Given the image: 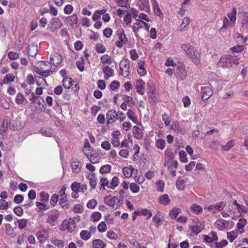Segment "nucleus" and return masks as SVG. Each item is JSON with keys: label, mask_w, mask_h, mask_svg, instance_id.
Here are the masks:
<instances>
[{"label": "nucleus", "mask_w": 248, "mask_h": 248, "mask_svg": "<svg viewBox=\"0 0 248 248\" xmlns=\"http://www.w3.org/2000/svg\"><path fill=\"white\" fill-rule=\"evenodd\" d=\"M201 55V52L195 48L193 49V50L187 54L188 57L196 65H198L200 63Z\"/></svg>", "instance_id": "obj_1"}, {"label": "nucleus", "mask_w": 248, "mask_h": 248, "mask_svg": "<svg viewBox=\"0 0 248 248\" xmlns=\"http://www.w3.org/2000/svg\"><path fill=\"white\" fill-rule=\"evenodd\" d=\"M201 93L202 95V101L205 102L212 95L213 91L210 87L204 86L201 87Z\"/></svg>", "instance_id": "obj_2"}, {"label": "nucleus", "mask_w": 248, "mask_h": 248, "mask_svg": "<svg viewBox=\"0 0 248 248\" xmlns=\"http://www.w3.org/2000/svg\"><path fill=\"white\" fill-rule=\"evenodd\" d=\"M106 118L108 125L113 124L118 119V113L114 109L109 110L106 114Z\"/></svg>", "instance_id": "obj_3"}, {"label": "nucleus", "mask_w": 248, "mask_h": 248, "mask_svg": "<svg viewBox=\"0 0 248 248\" xmlns=\"http://www.w3.org/2000/svg\"><path fill=\"white\" fill-rule=\"evenodd\" d=\"M232 59L230 55H225L222 56L220 59L218 65L219 66L229 67L232 66Z\"/></svg>", "instance_id": "obj_4"}, {"label": "nucleus", "mask_w": 248, "mask_h": 248, "mask_svg": "<svg viewBox=\"0 0 248 248\" xmlns=\"http://www.w3.org/2000/svg\"><path fill=\"white\" fill-rule=\"evenodd\" d=\"M50 61L52 65L57 66L62 62V57L60 54L55 52L50 55Z\"/></svg>", "instance_id": "obj_5"}, {"label": "nucleus", "mask_w": 248, "mask_h": 248, "mask_svg": "<svg viewBox=\"0 0 248 248\" xmlns=\"http://www.w3.org/2000/svg\"><path fill=\"white\" fill-rule=\"evenodd\" d=\"M204 228L203 225L200 222L194 221L192 222V226L191 228L192 232L196 235H198Z\"/></svg>", "instance_id": "obj_6"}, {"label": "nucleus", "mask_w": 248, "mask_h": 248, "mask_svg": "<svg viewBox=\"0 0 248 248\" xmlns=\"http://www.w3.org/2000/svg\"><path fill=\"white\" fill-rule=\"evenodd\" d=\"M225 205V204L223 202H219L215 204L209 206L208 209L209 211L215 213L223 209Z\"/></svg>", "instance_id": "obj_7"}, {"label": "nucleus", "mask_w": 248, "mask_h": 248, "mask_svg": "<svg viewBox=\"0 0 248 248\" xmlns=\"http://www.w3.org/2000/svg\"><path fill=\"white\" fill-rule=\"evenodd\" d=\"M50 23L51 25V31H55L62 26V24L58 18H52L50 21Z\"/></svg>", "instance_id": "obj_8"}, {"label": "nucleus", "mask_w": 248, "mask_h": 248, "mask_svg": "<svg viewBox=\"0 0 248 248\" xmlns=\"http://www.w3.org/2000/svg\"><path fill=\"white\" fill-rule=\"evenodd\" d=\"M66 223V228L67 230L70 232H72L76 228V222L75 220L71 218L68 219V220H65Z\"/></svg>", "instance_id": "obj_9"}, {"label": "nucleus", "mask_w": 248, "mask_h": 248, "mask_svg": "<svg viewBox=\"0 0 248 248\" xmlns=\"http://www.w3.org/2000/svg\"><path fill=\"white\" fill-rule=\"evenodd\" d=\"M102 71L105 74L104 78L107 80L113 75L114 70L108 66H103Z\"/></svg>", "instance_id": "obj_10"}, {"label": "nucleus", "mask_w": 248, "mask_h": 248, "mask_svg": "<svg viewBox=\"0 0 248 248\" xmlns=\"http://www.w3.org/2000/svg\"><path fill=\"white\" fill-rule=\"evenodd\" d=\"M59 215V212L58 210H53L52 211L51 214L48 216L46 222L51 224L58 218Z\"/></svg>", "instance_id": "obj_11"}, {"label": "nucleus", "mask_w": 248, "mask_h": 248, "mask_svg": "<svg viewBox=\"0 0 248 248\" xmlns=\"http://www.w3.org/2000/svg\"><path fill=\"white\" fill-rule=\"evenodd\" d=\"M71 166L73 171L74 173H78L80 172L81 169L82 164L80 161H73L71 163Z\"/></svg>", "instance_id": "obj_12"}, {"label": "nucleus", "mask_w": 248, "mask_h": 248, "mask_svg": "<svg viewBox=\"0 0 248 248\" xmlns=\"http://www.w3.org/2000/svg\"><path fill=\"white\" fill-rule=\"evenodd\" d=\"M85 155L90 159L91 162L93 164L98 163L99 161V156L97 155V154L94 153L89 155V153L85 152Z\"/></svg>", "instance_id": "obj_13"}, {"label": "nucleus", "mask_w": 248, "mask_h": 248, "mask_svg": "<svg viewBox=\"0 0 248 248\" xmlns=\"http://www.w3.org/2000/svg\"><path fill=\"white\" fill-rule=\"evenodd\" d=\"M92 244L93 248H104L106 246L103 241L100 239L93 240Z\"/></svg>", "instance_id": "obj_14"}, {"label": "nucleus", "mask_w": 248, "mask_h": 248, "mask_svg": "<svg viewBox=\"0 0 248 248\" xmlns=\"http://www.w3.org/2000/svg\"><path fill=\"white\" fill-rule=\"evenodd\" d=\"M116 34L119 40L121 41L122 42H124V44H126L128 42L127 38L124 34V30H118L116 32Z\"/></svg>", "instance_id": "obj_15"}, {"label": "nucleus", "mask_w": 248, "mask_h": 248, "mask_svg": "<svg viewBox=\"0 0 248 248\" xmlns=\"http://www.w3.org/2000/svg\"><path fill=\"white\" fill-rule=\"evenodd\" d=\"M65 20L68 24L72 27H73L74 24L78 23V17L76 14H73L71 16L66 17Z\"/></svg>", "instance_id": "obj_16"}, {"label": "nucleus", "mask_w": 248, "mask_h": 248, "mask_svg": "<svg viewBox=\"0 0 248 248\" xmlns=\"http://www.w3.org/2000/svg\"><path fill=\"white\" fill-rule=\"evenodd\" d=\"M48 235V234L47 232L45 231L38 232L36 234L37 238L38 239L40 243L45 242V240L47 239Z\"/></svg>", "instance_id": "obj_17"}, {"label": "nucleus", "mask_w": 248, "mask_h": 248, "mask_svg": "<svg viewBox=\"0 0 248 248\" xmlns=\"http://www.w3.org/2000/svg\"><path fill=\"white\" fill-rule=\"evenodd\" d=\"M127 115L129 119H130L132 122L136 124H138L139 122L138 118L135 116V112L134 110L129 109L127 112Z\"/></svg>", "instance_id": "obj_18"}, {"label": "nucleus", "mask_w": 248, "mask_h": 248, "mask_svg": "<svg viewBox=\"0 0 248 248\" xmlns=\"http://www.w3.org/2000/svg\"><path fill=\"white\" fill-rule=\"evenodd\" d=\"M159 202L162 205H168L170 200L167 194H164L158 198Z\"/></svg>", "instance_id": "obj_19"}, {"label": "nucleus", "mask_w": 248, "mask_h": 248, "mask_svg": "<svg viewBox=\"0 0 248 248\" xmlns=\"http://www.w3.org/2000/svg\"><path fill=\"white\" fill-rule=\"evenodd\" d=\"M15 101L18 105L26 104L27 102L24 95L20 93L17 94Z\"/></svg>", "instance_id": "obj_20"}, {"label": "nucleus", "mask_w": 248, "mask_h": 248, "mask_svg": "<svg viewBox=\"0 0 248 248\" xmlns=\"http://www.w3.org/2000/svg\"><path fill=\"white\" fill-rule=\"evenodd\" d=\"M134 137L137 139H140L142 137V133L141 129L137 126L133 127V131Z\"/></svg>", "instance_id": "obj_21"}, {"label": "nucleus", "mask_w": 248, "mask_h": 248, "mask_svg": "<svg viewBox=\"0 0 248 248\" xmlns=\"http://www.w3.org/2000/svg\"><path fill=\"white\" fill-rule=\"evenodd\" d=\"M73 82V80L72 78L64 77L62 85L65 88L69 89L72 86Z\"/></svg>", "instance_id": "obj_22"}, {"label": "nucleus", "mask_w": 248, "mask_h": 248, "mask_svg": "<svg viewBox=\"0 0 248 248\" xmlns=\"http://www.w3.org/2000/svg\"><path fill=\"white\" fill-rule=\"evenodd\" d=\"M181 212V210L179 208H174L170 210L169 215L170 217L172 219H175L177 216Z\"/></svg>", "instance_id": "obj_23"}, {"label": "nucleus", "mask_w": 248, "mask_h": 248, "mask_svg": "<svg viewBox=\"0 0 248 248\" xmlns=\"http://www.w3.org/2000/svg\"><path fill=\"white\" fill-rule=\"evenodd\" d=\"M134 170V168L132 166L129 168L124 167L123 169V173L126 177L129 178L132 176Z\"/></svg>", "instance_id": "obj_24"}, {"label": "nucleus", "mask_w": 248, "mask_h": 248, "mask_svg": "<svg viewBox=\"0 0 248 248\" xmlns=\"http://www.w3.org/2000/svg\"><path fill=\"white\" fill-rule=\"evenodd\" d=\"M40 133L42 135L46 137H52L54 135L51 129L45 127L41 129Z\"/></svg>", "instance_id": "obj_25"}, {"label": "nucleus", "mask_w": 248, "mask_h": 248, "mask_svg": "<svg viewBox=\"0 0 248 248\" xmlns=\"http://www.w3.org/2000/svg\"><path fill=\"white\" fill-rule=\"evenodd\" d=\"M5 232L6 235L8 236H10L11 237H14V230L13 229L10 224L7 223L5 224Z\"/></svg>", "instance_id": "obj_26"}, {"label": "nucleus", "mask_w": 248, "mask_h": 248, "mask_svg": "<svg viewBox=\"0 0 248 248\" xmlns=\"http://www.w3.org/2000/svg\"><path fill=\"white\" fill-rule=\"evenodd\" d=\"M247 221L245 218H240L239 219L238 222L237 223V228L238 230H242L241 232H240V233L244 232V231L243 229L246 224H247Z\"/></svg>", "instance_id": "obj_27"}, {"label": "nucleus", "mask_w": 248, "mask_h": 248, "mask_svg": "<svg viewBox=\"0 0 248 248\" xmlns=\"http://www.w3.org/2000/svg\"><path fill=\"white\" fill-rule=\"evenodd\" d=\"M142 27H143L142 21L139 20L137 22L133 23V25L132 26L133 31L136 33L139 31L140 29H141Z\"/></svg>", "instance_id": "obj_28"}, {"label": "nucleus", "mask_w": 248, "mask_h": 248, "mask_svg": "<svg viewBox=\"0 0 248 248\" xmlns=\"http://www.w3.org/2000/svg\"><path fill=\"white\" fill-rule=\"evenodd\" d=\"M181 48L187 56V54L189 53V52L193 50L194 47L189 44H183L181 45Z\"/></svg>", "instance_id": "obj_29"}, {"label": "nucleus", "mask_w": 248, "mask_h": 248, "mask_svg": "<svg viewBox=\"0 0 248 248\" xmlns=\"http://www.w3.org/2000/svg\"><path fill=\"white\" fill-rule=\"evenodd\" d=\"M139 85H136L137 92L140 94H143L144 93V88L143 85L144 84L142 80H138Z\"/></svg>", "instance_id": "obj_30"}, {"label": "nucleus", "mask_w": 248, "mask_h": 248, "mask_svg": "<svg viewBox=\"0 0 248 248\" xmlns=\"http://www.w3.org/2000/svg\"><path fill=\"white\" fill-rule=\"evenodd\" d=\"M129 61L128 59L122 60L120 63V66L124 67L125 69V72L128 73L129 69ZM128 76V73L126 75V76Z\"/></svg>", "instance_id": "obj_31"}, {"label": "nucleus", "mask_w": 248, "mask_h": 248, "mask_svg": "<svg viewBox=\"0 0 248 248\" xmlns=\"http://www.w3.org/2000/svg\"><path fill=\"white\" fill-rule=\"evenodd\" d=\"M15 76L13 74L6 75L3 80V83L5 84H9L10 82H13L15 79Z\"/></svg>", "instance_id": "obj_32"}, {"label": "nucleus", "mask_w": 248, "mask_h": 248, "mask_svg": "<svg viewBox=\"0 0 248 248\" xmlns=\"http://www.w3.org/2000/svg\"><path fill=\"white\" fill-rule=\"evenodd\" d=\"M171 128L174 132L177 133L184 134L183 129L179 125L177 122H174L173 123L172 125L171 126Z\"/></svg>", "instance_id": "obj_33"}, {"label": "nucleus", "mask_w": 248, "mask_h": 248, "mask_svg": "<svg viewBox=\"0 0 248 248\" xmlns=\"http://www.w3.org/2000/svg\"><path fill=\"white\" fill-rule=\"evenodd\" d=\"M119 179L117 176H114L112 178L111 182L109 184V186H108V188L111 189H114L115 187L118 186L119 185Z\"/></svg>", "instance_id": "obj_34"}, {"label": "nucleus", "mask_w": 248, "mask_h": 248, "mask_svg": "<svg viewBox=\"0 0 248 248\" xmlns=\"http://www.w3.org/2000/svg\"><path fill=\"white\" fill-rule=\"evenodd\" d=\"M140 213L139 216H144L146 217L147 219H149L152 216V214L150 210L146 209H142L138 210Z\"/></svg>", "instance_id": "obj_35"}, {"label": "nucleus", "mask_w": 248, "mask_h": 248, "mask_svg": "<svg viewBox=\"0 0 248 248\" xmlns=\"http://www.w3.org/2000/svg\"><path fill=\"white\" fill-rule=\"evenodd\" d=\"M245 48L244 45H237L230 48V50L233 53H240Z\"/></svg>", "instance_id": "obj_36"}, {"label": "nucleus", "mask_w": 248, "mask_h": 248, "mask_svg": "<svg viewBox=\"0 0 248 248\" xmlns=\"http://www.w3.org/2000/svg\"><path fill=\"white\" fill-rule=\"evenodd\" d=\"M81 238L84 240H88L91 236V233L90 232L86 230H83L80 233Z\"/></svg>", "instance_id": "obj_37"}, {"label": "nucleus", "mask_w": 248, "mask_h": 248, "mask_svg": "<svg viewBox=\"0 0 248 248\" xmlns=\"http://www.w3.org/2000/svg\"><path fill=\"white\" fill-rule=\"evenodd\" d=\"M231 23L228 20V19L226 18V17H224L223 20V26L219 29V31L220 32H224L230 26Z\"/></svg>", "instance_id": "obj_38"}, {"label": "nucleus", "mask_w": 248, "mask_h": 248, "mask_svg": "<svg viewBox=\"0 0 248 248\" xmlns=\"http://www.w3.org/2000/svg\"><path fill=\"white\" fill-rule=\"evenodd\" d=\"M236 14H237L236 9L234 7L232 8V9L231 11V13L230 14L228 15V17L229 18V19L231 22L234 23L235 21H236Z\"/></svg>", "instance_id": "obj_39"}, {"label": "nucleus", "mask_w": 248, "mask_h": 248, "mask_svg": "<svg viewBox=\"0 0 248 248\" xmlns=\"http://www.w3.org/2000/svg\"><path fill=\"white\" fill-rule=\"evenodd\" d=\"M123 99L124 100V102L128 104L129 107H133L135 105V103L132 97L127 95H124L123 97Z\"/></svg>", "instance_id": "obj_40"}, {"label": "nucleus", "mask_w": 248, "mask_h": 248, "mask_svg": "<svg viewBox=\"0 0 248 248\" xmlns=\"http://www.w3.org/2000/svg\"><path fill=\"white\" fill-rule=\"evenodd\" d=\"M66 196L61 198L60 200L59 203L62 205V207L63 208L68 209L69 208V204L67 202L66 199Z\"/></svg>", "instance_id": "obj_41"}, {"label": "nucleus", "mask_w": 248, "mask_h": 248, "mask_svg": "<svg viewBox=\"0 0 248 248\" xmlns=\"http://www.w3.org/2000/svg\"><path fill=\"white\" fill-rule=\"evenodd\" d=\"M17 222H18L19 228L20 230H22L26 227L28 223V219L25 218L19 219L17 220Z\"/></svg>", "instance_id": "obj_42"}, {"label": "nucleus", "mask_w": 248, "mask_h": 248, "mask_svg": "<svg viewBox=\"0 0 248 248\" xmlns=\"http://www.w3.org/2000/svg\"><path fill=\"white\" fill-rule=\"evenodd\" d=\"M95 51L98 53H104L106 51V48L104 45L97 44L95 47Z\"/></svg>", "instance_id": "obj_43"}, {"label": "nucleus", "mask_w": 248, "mask_h": 248, "mask_svg": "<svg viewBox=\"0 0 248 248\" xmlns=\"http://www.w3.org/2000/svg\"><path fill=\"white\" fill-rule=\"evenodd\" d=\"M156 186L157 187L156 190L160 192H163L164 191V188L165 186V183L163 181L159 180L156 182Z\"/></svg>", "instance_id": "obj_44"}, {"label": "nucleus", "mask_w": 248, "mask_h": 248, "mask_svg": "<svg viewBox=\"0 0 248 248\" xmlns=\"http://www.w3.org/2000/svg\"><path fill=\"white\" fill-rule=\"evenodd\" d=\"M36 206L38 207L40 211H46L49 208V205H46V204L41 202H36Z\"/></svg>", "instance_id": "obj_45"}, {"label": "nucleus", "mask_w": 248, "mask_h": 248, "mask_svg": "<svg viewBox=\"0 0 248 248\" xmlns=\"http://www.w3.org/2000/svg\"><path fill=\"white\" fill-rule=\"evenodd\" d=\"M101 182V186L100 187V190H102V186H103V189H105V186H106L108 188L109 186V184L108 183V179L106 177H102L100 179Z\"/></svg>", "instance_id": "obj_46"}, {"label": "nucleus", "mask_w": 248, "mask_h": 248, "mask_svg": "<svg viewBox=\"0 0 248 248\" xmlns=\"http://www.w3.org/2000/svg\"><path fill=\"white\" fill-rule=\"evenodd\" d=\"M111 167L109 165H105L101 167L99 171L101 174L109 172L111 170Z\"/></svg>", "instance_id": "obj_47"}, {"label": "nucleus", "mask_w": 248, "mask_h": 248, "mask_svg": "<svg viewBox=\"0 0 248 248\" xmlns=\"http://www.w3.org/2000/svg\"><path fill=\"white\" fill-rule=\"evenodd\" d=\"M165 145L166 142L165 140L162 139H158L156 141V146L161 150L165 148Z\"/></svg>", "instance_id": "obj_48"}, {"label": "nucleus", "mask_w": 248, "mask_h": 248, "mask_svg": "<svg viewBox=\"0 0 248 248\" xmlns=\"http://www.w3.org/2000/svg\"><path fill=\"white\" fill-rule=\"evenodd\" d=\"M234 146V142L233 140H229L225 145H222V149L224 151H229L231 148Z\"/></svg>", "instance_id": "obj_49"}, {"label": "nucleus", "mask_w": 248, "mask_h": 248, "mask_svg": "<svg viewBox=\"0 0 248 248\" xmlns=\"http://www.w3.org/2000/svg\"><path fill=\"white\" fill-rule=\"evenodd\" d=\"M117 198L116 196H114L109 200H108L107 202H106V204H107L110 207L114 208L115 205L117 202Z\"/></svg>", "instance_id": "obj_50"}, {"label": "nucleus", "mask_w": 248, "mask_h": 248, "mask_svg": "<svg viewBox=\"0 0 248 248\" xmlns=\"http://www.w3.org/2000/svg\"><path fill=\"white\" fill-rule=\"evenodd\" d=\"M98 231L100 232H105L107 230V225L104 221L101 222L97 226Z\"/></svg>", "instance_id": "obj_51"}, {"label": "nucleus", "mask_w": 248, "mask_h": 248, "mask_svg": "<svg viewBox=\"0 0 248 248\" xmlns=\"http://www.w3.org/2000/svg\"><path fill=\"white\" fill-rule=\"evenodd\" d=\"M80 184L79 183L74 182L71 185V188L73 191L75 192H79Z\"/></svg>", "instance_id": "obj_52"}, {"label": "nucleus", "mask_w": 248, "mask_h": 248, "mask_svg": "<svg viewBox=\"0 0 248 248\" xmlns=\"http://www.w3.org/2000/svg\"><path fill=\"white\" fill-rule=\"evenodd\" d=\"M227 238L230 242H232L236 238L237 234L234 232H227Z\"/></svg>", "instance_id": "obj_53"}, {"label": "nucleus", "mask_w": 248, "mask_h": 248, "mask_svg": "<svg viewBox=\"0 0 248 248\" xmlns=\"http://www.w3.org/2000/svg\"><path fill=\"white\" fill-rule=\"evenodd\" d=\"M97 204V201L94 199L90 200L87 203V207L89 209H94Z\"/></svg>", "instance_id": "obj_54"}, {"label": "nucleus", "mask_w": 248, "mask_h": 248, "mask_svg": "<svg viewBox=\"0 0 248 248\" xmlns=\"http://www.w3.org/2000/svg\"><path fill=\"white\" fill-rule=\"evenodd\" d=\"M102 215L101 213L99 212H94L93 213L92 215V217L93 218V220L94 222L98 221L101 218Z\"/></svg>", "instance_id": "obj_55"}, {"label": "nucleus", "mask_w": 248, "mask_h": 248, "mask_svg": "<svg viewBox=\"0 0 248 248\" xmlns=\"http://www.w3.org/2000/svg\"><path fill=\"white\" fill-rule=\"evenodd\" d=\"M40 196L41 202H47L49 200V194L45 191H42L40 193Z\"/></svg>", "instance_id": "obj_56"}, {"label": "nucleus", "mask_w": 248, "mask_h": 248, "mask_svg": "<svg viewBox=\"0 0 248 248\" xmlns=\"http://www.w3.org/2000/svg\"><path fill=\"white\" fill-rule=\"evenodd\" d=\"M228 244V241L226 240H223L220 242H215V248H223L224 247L226 246Z\"/></svg>", "instance_id": "obj_57"}, {"label": "nucleus", "mask_w": 248, "mask_h": 248, "mask_svg": "<svg viewBox=\"0 0 248 248\" xmlns=\"http://www.w3.org/2000/svg\"><path fill=\"white\" fill-rule=\"evenodd\" d=\"M186 154L184 151L181 150L179 152L180 160L182 162L186 163L187 159L186 157Z\"/></svg>", "instance_id": "obj_58"}, {"label": "nucleus", "mask_w": 248, "mask_h": 248, "mask_svg": "<svg viewBox=\"0 0 248 248\" xmlns=\"http://www.w3.org/2000/svg\"><path fill=\"white\" fill-rule=\"evenodd\" d=\"M14 212L17 216L21 217L23 215V210L20 206H17L14 208Z\"/></svg>", "instance_id": "obj_59"}, {"label": "nucleus", "mask_w": 248, "mask_h": 248, "mask_svg": "<svg viewBox=\"0 0 248 248\" xmlns=\"http://www.w3.org/2000/svg\"><path fill=\"white\" fill-rule=\"evenodd\" d=\"M112 32L113 31L111 28H107L104 30L103 33L105 37L106 38H109L111 36Z\"/></svg>", "instance_id": "obj_60"}, {"label": "nucleus", "mask_w": 248, "mask_h": 248, "mask_svg": "<svg viewBox=\"0 0 248 248\" xmlns=\"http://www.w3.org/2000/svg\"><path fill=\"white\" fill-rule=\"evenodd\" d=\"M120 84L118 81L114 80L109 85L110 89L112 91H115L119 87Z\"/></svg>", "instance_id": "obj_61"}, {"label": "nucleus", "mask_w": 248, "mask_h": 248, "mask_svg": "<svg viewBox=\"0 0 248 248\" xmlns=\"http://www.w3.org/2000/svg\"><path fill=\"white\" fill-rule=\"evenodd\" d=\"M130 189L133 193H135L139 191L140 187L135 183H132L130 185Z\"/></svg>", "instance_id": "obj_62"}, {"label": "nucleus", "mask_w": 248, "mask_h": 248, "mask_svg": "<svg viewBox=\"0 0 248 248\" xmlns=\"http://www.w3.org/2000/svg\"><path fill=\"white\" fill-rule=\"evenodd\" d=\"M59 200V196L57 194H53L50 199V202L51 205L54 207Z\"/></svg>", "instance_id": "obj_63"}, {"label": "nucleus", "mask_w": 248, "mask_h": 248, "mask_svg": "<svg viewBox=\"0 0 248 248\" xmlns=\"http://www.w3.org/2000/svg\"><path fill=\"white\" fill-rule=\"evenodd\" d=\"M8 57L10 60H14L19 58V54L17 53L10 51L8 54Z\"/></svg>", "instance_id": "obj_64"}]
</instances>
